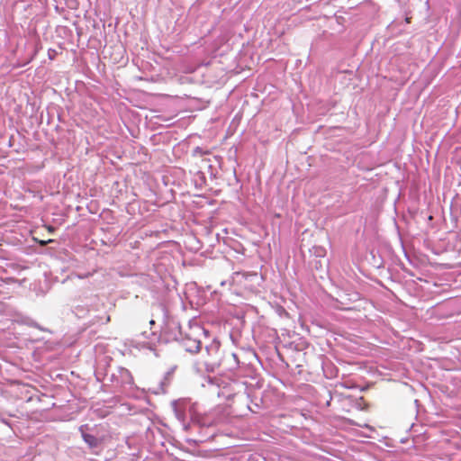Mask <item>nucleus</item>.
Masks as SVG:
<instances>
[{
  "label": "nucleus",
  "mask_w": 461,
  "mask_h": 461,
  "mask_svg": "<svg viewBox=\"0 0 461 461\" xmlns=\"http://www.w3.org/2000/svg\"><path fill=\"white\" fill-rule=\"evenodd\" d=\"M82 438L84 441L89 446V447L94 448L97 447L102 440L97 438L95 436L88 433H82Z\"/></svg>",
  "instance_id": "obj_1"
},
{
  "label": "nucleus",
  "mask_w": 461,
  "mask_h": 461,
  "mask_svg": "<svg viewBox=\"0 0 461 461\" xmlns=\"http://www.w3.org/2000/svg\"><path fill=\"white\" fill-rule=\"evenodd\" d=\"M202 343L200 340H193L191 344L185 346L187 351L191 353H197L201 349Z\"/></svg>",
  "instance_id": "obj_2"
}]
</instances>
